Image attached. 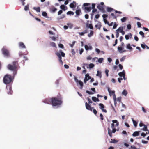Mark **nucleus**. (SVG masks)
I'll list each match as a JSON object with an SVG mask.
<instances>
[{
	"label": "nucleus",
	"instance_id": "nucleus-52",
	"mask_svg": "<svg viewBox=\"0 0 149 149\" xmlns=\"http://www.w3.org/2000/svg\"><path fill=\"white\" fill-rule=\"evenodd\" d=\"M60 8L63 10H65V6L63 5H61V6H60Z\"/></svg>",
	"mask_w": 149,
	"mask_h": 149
},
{
	"label": "nucleus",
	"instance_id": "nucleus-32",
	"mask_svg": "<svg viewBox=\"0 0 149 149\" xmlns=\"http://www.w3.org/2000/svg\"><path fill=\"white\" fill-rule=\"evenodd\" d=\"M33 9L37 12H40V7H34Z\"/></svg>",
	"mask_w": 149,
	"mask_h": 149
},
{
	"label": "nucleus",
	"instance_id": "nucleus-60",
	"mask_svg": "<svg viewBox=\"0 0 149 149\" xmlns=\"http://www.w3.org/2000/svg\"><path fill=\"white\" fill-rule=\"evenodd\" d=\"M117 26V24L116 23V22L114 23V24L113 26V29H116V28Z\"/></svg>",
	"mask_w": 149,
	"mask_h": 149
},
{
	"label": "nucleus",
	"instance_id": "nucleus-48",
	"mask_svg": "<svg viewBox=\"0 0 149 149\" xmlns=\"http://www.w3.org/2000/svg\"><path fill=\"white\" fill-rule=\"evenodd\" d=\"M76 42L75 41H73L72 44H70L69 45L71 47H72L74 45L75 43Z\"/></svg>",
	"mask_w": 149,
	"mask_h": 149
},
{
	"label": "nucleus",
	"instance_id": "nucleus-33",
	"mask_svg": "<svg viewBox=\"0 0 149 149\" xmlns=\"http://www.w3.org/2000/svg\"><path fill=\"white\" fill-rule=\"evenodd\" d=\"M95 27L96 28L100 30L101 27V25L100 23H99L98 24L95 25Z\"/></svg>",
	"mask_w": 149,
	"mask_h": 149
},
{
	"label": "nucleus",
	"instance_id": "nucleus-44",
	"mask_svg": "<svg viewBox=\"0 0 149 149\" xmlns=\"http://www.w3.org/2000/svg\"><path fill=\"white\" fill-rule=\"evenodd\" d=\"M49 4L50 3L49 1L46 2L45 3V7H48L49 6Z\"/></svg>",
	"mask_w": 149,
	"mask_h": 149
},
{
	"label": "nucleus",
	"instance_id": "nucleus-34",
	"mask_svg": "<svg viewBox=\"0 0 149 149\" xmlns=\"http://www.w3.org/2000/svg\"><path fill=\"white\" fill-rule=\"evenodd\" d=\"M50 46H52V47H55L56 48V44L54 42H50Z\"/></svg>",
	"mask_w": 149,
	"mask_h": 149
},
{
	"label": "nucleus",
	"instance_id": "nucleus-13",
	"mask_svg": "<svg viewBox=\"0 0 149 149\" xmlns=\"http://www.w3.org/2000/svg\"><path fill=\"white\" fill-rule=\"evenodd\" d=\"M85 65H86L87 68L91 69L93 68L95 66L94 65L93 63H90L89 64H84Z\"/></svg>",
	"mask_w": 149,
	"mask_h": 149
},
{
	"label": "nucleus",
	"instance_id": "nucleus-11",
	"mask_svg": "<svg viewBox=\"0 0 149 149\" xmlns=\"http://www.w3.org/2000/svg\"><path fill=\"white\" fill-rule=\"evenodd\" d=\"M6 88L9 91H8L7 92L8 94H12V91L11 90V88L10 86L8 85L6 86Z\"/></svg>",
	"mask_w": 149,
	"mask_h": 149
},
{
	"label": "nucleus",
	"instance_id": "nucleus-21",
	"mask_svg": "<svg viewBox=\"0 0 149 149\" xmlns=\"http://www.w3.org/2000/svg\"><path fill=\"white\" fill-rule=\"evenodd\" d=\"M19 46L22 48H26V47L24 44L22 42H20L19 43Z\"/></svg>",
	"mask_w": 149,
	"mask_h": 149
},
{
	"label": "nucleus",
	"instance_id": "nucleus-37",
	"mask_svg": "<svg viewBox=\"0 0 149 149\" xmlns=\"http://www.w3.org/2000/svg\"><path fill=\"white\" fill-rule=\"evenodd\" d=\"M91 7H85V9L88 12H90L91 10Z\"/></svg>",
	"mask_w": 149,
	"mask_h": 149
},
{
	"label": "nucleus",
	"instance_id": "nucleus-50",
	"mask_svg": "<svg viewBox=\"0 0 149 149\" xmlns=\"http://www.w3.org/2000/svg\"><path fill=\"white\" fill-rule=\"evenodd\" d=\"M49 38L53 41L56 40V38L54 36H50Z\"/></svg>",
	"mask_w": 149,
	"mask_h": 149
},
{
	"label": "nucleus",
	"instance_id": "nucleus-56",
	"mask_svg": "<svg viewBox=\"0 0 149 149\" xmlns=\"http://www.w3.org/2000/svg\"><path fill=\"white\" fill-rule=\"evenodd\" d=\"M109 70L107 69H106L105 70V73L106 74V76L107 77H108L109 75V74H108V73H109Z\"/></svg>",
	"mask_w": 149,
	"mask_h": 149
},
{
	"label": "nucleus",
	"instance_id": "nucleus-49",
	"mask_svg": "<svg viewBox=\"0 0 149 149\" xmlns=\"http://www.w3.org/2000/svg\"><path fill=\"white\" fill-rule=\"evenodd\" d=\"M126 56H124L122 58H121L120 59V61L121 62L123 61L125 58L126 57Z\"/></svg>",
	"mask_w": 149,
	"mask_h": 149
},
{
	"label": "nucleus",
	"instance_id": "nucleus-58",
	"mask_svg": "<svg viewBox=\"0 0 149 149\" xmlns=\"http://www.w3.org/2000/svg\"><path fill=\"white\" fill-rule=\"evenodd\" d=\"M108 15H107L106 14H103L102 15V17L103 18V20H104L105 19V18H106L107 17Z\"/></svg>",
	"mask_w": 149,
	"mask_h": 149
},
{
	"label": "nucleus",
	"instance_id": "nucleus-64",
	"mask_svg": "<svg viewBox=\"0 0 149 149\" xmlns=\"http://www.w3.org/2000/svg\"><path fill=\"white\" fill-rule=\"evenodd\" d=\"M84 51V49H83L81 48L80 50H79V53L80 54H81Z\"/></svg>",
	"mask_w": 149,
	"mask_h": 149
},
{
	"label": "nucleus",
	"instance_id": "nucleus-39",
	"mask_svg": "<svg viewBox=\"0 0 149 149\" xmlns=\"http://www.w3.org/2000/svg\"><path fill=\"white\" fill-rule=\"evenodd\" d=\"M104 60V59L102 58H100L98 59V61L100 63H102Z\"/></svg>",
	"mask_w": 149,
	"mask_h": 149
},
{
	"label": "nucleus",
	"instance_id": "nucleus-6",
	"mask_svg": "<svg viewBox=\"0 0 149 149\" xmlns=\"http://www.w3.org/2000/svg\"><path fill=\"white\" fill-rule=\"evenodd\" d=\"M107 90L109 93V94L110 96H111V92L112 93V94L113 96V100H116V95L115 94V91H114L111 90L109 87H108L107 88Z\"/></svg>",
	"mask_w": 149,
	"mask_h": 149
},
{
	"label": "nucleus",
	"instance_id": "nucleus-40",
	"mask_svg": "<svg viewBox=\"0 0 149 149\" xmlns=\"http://www.w3.org/2000/svg\"><path fill=\"white\" fill-rule=\"evenodd\" d=\"M127 19V17H124L121 19V22H125Z\"/></svg>",
	"mask_w": 149,
	"mask_h": 149
},
{
	"label": "nucleus",
	"instance_id": "nucleus-46",
	"mask_svg": "<svg viewBox=\"0 0 149 149\" xmlns=\"http://www.w3.org/2000/svg\"><path fill=\"white\" fill-rule=\"evenodd\" d=\"M24 9L25 11L28 10L29 9V5L25 6L24 7Z\"/></svg>",
	"mask_w": 149,
	"mask_h": 149
},
{
	"label": "nucleus",
	"instance_id": "nucleus-2",
	"mask_svg": "<svg viewBox=\"0 0 149 149\" xmlns=\"http://www.w3.org/2000/svg\"><path fill=\"white\" fill-rule=\"evenodd\" d=\"M51 102L53 107H58L62 104V101L56 98H52Z\"/></svg>",
	"mask_w": 149,
	"mask_h": 149
},
{
	"label": "nucleus",
	"instance_id": "nucleus-14",
	"mask_svg": "<svg viewBox=\"0 0 149 149\" xmlns=\"http://www.w3.org/2000/svg\"><path fill=\"white\" fill-rule=\"evenodd\" d=\"M76 6V2L74 1H73L72 3L70 4V7L72 8H75Z\"/></svg>",
	"mask_w": 149,
	"mask_h": 149
},
{
	"label": "nucleus",
	"instance_id": "nucleus-42",
	"mask_svg": "<svg viewBox=\"0 0 149 149\" xmlns=\"http://www.w3.org/2000/svg\"><path fill=\"white\" fill-rule=\"evenodd\" d=\"M42 15L44 17H46L47 18L48 17H47V13L45 12L44 11V12H42Z\"/></svg>",
	"mask_w": 149,
	"mask_h": 149
},
{
	"label": "nucleus",
	"instance_id": "nucleus-16",
	"mask_svg": "<svg viewBox=\"0 0 149 149\" xmlns=\"http://www.w3.org/2000/svg\"><path fill=\"white\" fill-rule=\"evenodd\" d=\"M132 37V35L130 33H129L128 35H126L125 36V38L127 40H128L129 38H131Z\"/></svg>",
	"mask_w": 149,
	"mask_h": 149
},
{
	"label": "nucleus",
	"instance_id": "nucleus-45",
	"mask_svg": "<svg viewBox=\"0 0 149 149\" xmlns=\"http://www.w3.org/2000/svg\"><path fill=\"white\" fill-rule=\"evenodd\" d=\"M67 14L68 15H73L74 14V13L73 12L69 11L67 12Z\"/></svg>",
	"mask_w": 149,
	"mask_h": 149
},
{
	"label": "nucleus",
	"instance_id": "nucleus-22",
	"mask_svg": "<svg viewBox=\"0 0 149 149\" xmlns=\"http://www.w3.org/2000/svg\"><path fill=\"white\" fill-rule=\"evenodd\" d=\"M50 10L51 12L54 13L57 10V9L54 7H53L50 8Z\"/></svg>",
	"mask_w": 149,
	"mask_h": 149
},
{
	"label": "nucleus",
	"instance_id": "nucleus-35",
	"mask_svg": "<svg viewBox=\"0 0 149 149\" xmlns=\"http://www.w3.org/2000/svg\"><path fill=\"white\" fill-rule=\"evenodd\" d=\"M76 15L78 16L80 15V13H81V11L80 9H78L76 10Z\"/></svg>",
	"mask_w": 149,
	"mask_h": 149
},
{
	"label": "nucleus",
	"instance_id": "nucleus-24",
	"mask_svg": "<svg viewBox=\"0 0 149 149\" xmlns=\"http://www.w3.org/2000/svg\"><path fill=\"white\" fill-rule=\"evenodd\" d=\"M92 99L95 102H99V99L95 97H92Z\"/></svg>",
	"mask_w": 149,
	"mask_h": 149
},
{
	"label": "nucleus",
	"instance_id": "nucleus-63",
	"mask_svg": "<svg viewBox=\"0 0 149 149\" xmlns=\"http://www.w3.org/2000/svg\"><path fill=\"white\" fill-rule=\"evenodd\" d=\"M142 143L144 144H147L148 143V141H144L142 140Z\"/></svg>",
	"mask_w": 149,
	"mask_h": 149
},
{
	"label": "nucleus",
	"instance_id": "nucleus-19",
	"mask_svg": "<svg viewBox=\"0 0 149 149\" xmlns=\"http://www.w3.org/2000/svg\"><path fill=\"white\" fill-rule=\"evenodd\" d=\"M126 48L128 49L130 51H131L132 50V48L131 47V45L130 44H127L126 45Z\"/></svg>",
	"mask_w": 149,
	"mask_h": 149
},
{
	"label": "nucleus",
	"instance_id": "nucleus-7",
	"mask_svg": "<svg viewBox=\"0 0 149 149\" xmlns=\"http://www.w3.org/2000/svg\"><path fill=\"white\" fill-rule=\"evenodd\" d=\"M118 50L120 53H122L126 52V50L124 49V48L122 46H119L118 47Z\"/></svg>",
	"mask_w": 149,
	"mask_h": 149
},
{
	"label": "nucleus",
	"instance_id": "nucleus-3",
	"mask_svg": "<svg viewBox=\"0 0 149 149\" xmlns=\"http://www.w3.org/2000/svg\"><path fill=\"white\" fill-rule=\"evenodd\" d=\"M12 79L10 75L7 74L4 76L3 81L5 84H7L10 83L12 81Z\"/></svg>",
	"mask_w": 149,
	"mask_h": 149
},
{
	"label": "nucleus",
	"instance_id": "nucleus-27",
	"mask_svg": "<svg viewBox=\"0 0 149 149\" xmlns=\"http://www.w3.org/2000/svg\"><path fill=\"white\" fill-rule=\"evenodd\" d=\"M78 84H79L81 86L80 87V89H82L83 88V82L81 81L80 80H79V81L78 82Z\"/></svg>",
	"mask_w": 149,
	"mask_h": 149
},
{
	"label": "nucleus",
	"instance_id": "nucleus-38",
	"mask_svg": "<svg viewBox=\"0 0 149 149\" xmlns=\"http://www.w3.org/2000/svg\"><path fill=\"white\" fill-rule=\"evenodd\" d=\"M143 126V127L142 129L141 130L145 131H147V126L146 125H144Z\"/></svg>",
	"mask_w": 149,
	"mask_h": 149
},
{
	"label": "nucleus",
	"instance_id": "nucleus-25",
	"mask_svg": "<svg viewBox=\"0 0 149 149\" xmlns=\"http://www.w3.org/2000/svg\"><path fill=\"white\" fill-rule=\"evenodd\" d=\"M123 27H120L118 28L116 30V31H118L121 33V32L123 30Z\"/></svg>",
	"mask_w": 149,
	"mask_h": 149
},
{
	"label": "nucleus",
	"instance_id": "nucleus-59",
	"mask_svg": "<svg viewBox=\"0 0 149 149\" xmlns=\"http://www.w3.org/2000/svg\"><path fill=\"white\" fill-rule=\"evenodd\" d=\"M95 51L98 54H99L100 52V50L98 49L97 48L95 49Z\"/></svg>",
	"mask_w": 149,
	"mask_h": 149
},
{
	"label": "nucleus",
	"instance_id": "nucleus-41",
	"mask_svg": "<svg viewBox=\"0 0 149 149\" xmlns=\"http://www.w3.org/2000/svg\"><path fill=\"white\" fill-rule=\"evenodd\" d=\"M113 10V9L111 7H107V11L108 12H110L112 11Z\"/></svg>",
	"mask_w": 149,
	"mask_h": 149
},
{
	"label": "nucleus",
	"instance_id": "nucleus-17",
	"mask_svg": "<svg viewBox=\"0 0 149 149\" xmlns=\"http://www.w3.org/2000/svg\"><path fill=\"white\" fill-rule=\"evenodd\" d=\"M42 102L45 103H47L49 104H50V103L51 102V100H50L49 99H45Z\"/></svg>",
	"mask_w": 149,
	"mask_h": 149
},
{
	"label": "nucleus",
	"instance_id": "nucleus-29",
	"mask_svg": "<svg viewBox=\"0 0 149 149\" xmlns=\"http://www.w3.org/2000/svg\"><path fill=\"white\" fill-rule=\"evenodd\" d=\"M87 32V31L86 30H84L83 32H79L78 34L79 35L82 36L84 35V34L86 33Z\"/></svg>",
	"mask_w": 149,
	"mask_h": 149
},
{
	"label": "nucleus",
	"instance_id": "nucleus-53",
	"mask_svg": "<svg viewBox=\"0 0 149 149\" xmlns=\"http://www.w3.org/2000/svg\"><path fill=\"white\" fill-rule=\"evenodd\" d=\"M137 24L138 26V27L139 28L141 27V23L139 22H137Z\"/></svg>",
	"mask_w": 149,
	"mask_h": 149
},
{
	"label": "nucleus",
	"instance_id": "nucleus-20",
	"mask_svg": "<svg viewBox=\"0 0 149 149\" xmlns=\"http://www.w3.org/2000/svg\"><path fill=\"white\" fill-rule=\"evenodd\" d=\"M118 75L120 77H123L124 75H125V71L123 70L122 72H120L118 73Z\"/></svg>",
	"mask_w": 149,
	"mask_h": 149
},
{
	"label": "nucleus",
	"instance_id": "nucleus-15",
	"mask_svg": "<svg viewBox=\"0 0 149 149\" xmlns=\"http://www.w3.org/2000/svg\"><path fill=\"white\" fill-rule=\"evenodd\" d=\"M97 8L99 9L102 12H104V8L102 6H101L100 5H98L97 6Z\"/></svg>",
	"mask_w": 149,
	"mask_h": 149
},
{
	"label": "nucleus",
	"instance_id": "nucleus-23",
	"mask_svg": "<svg viewBox=\"0 0 149 149\" xmlns=\"http://www.w3.org/2000/svg\"><path fill=\"white\" fill-rule=\"evenodd\" d=\"M139 131H135L132 134V136L134 137H136L139 135Z\"/></svg>",
	"mask_w": 149,
	"mask_h": 149
},
{
	"label": "nucleus",
	"instance_id": "nucleus-54",
	"mask_svg": "<svg viewBox=\"0 0 149 149\" xmlns=\"http://www.w3.org/2000/svg\"><path fill=\"white\" fill-rule=\"evenodd\" d=\"M86 92L89 95H91L94 93H92L91 92H90L88 90H86Z\"/></svg>",
	"mask_w": 149,
	"mask_h": 149
},
{
	"label": "nucleus",
	"instance_id": "nucleus-57",
	"mask_svg": "<svg viewBox=\"0 0 149 149\" xmlns=\"http://www.w3.org/2000/svg\"><path fill=\"white\" fill-rule=\"evenodd\" d=\"M68 26L70 28H72L73 26L72 24L71 23H68L67 24Z\"/></svg>",
	"mask_w": 149,
	"mask_h": 149
},
{
	"label": "nucleus",
	"instance_id": "nucleus-36",
	"mask_svg": "<svg viewBox=\"0 0 149 149\" xmlns=\"http://www.w3.org/2000/svg\"><path fill=\"white\" fill-rule=\"evenodd\" d=\"M93 35V31L91 30L90 33L88 34V36L89 37H91Z\"/></svg>",
	"mask_w": 149,
	"mask_h": 149
},
{
	"label": "nucleus",
	"instance_id": "nucleus-43",
	"mask_svg": "<svg viewBox=\"0 0 149 149\" xmlns=\"http://www.w3.org/2000/svg\"><path fill=\"white\" fill-rule=\"evenodd\" d=\"M111 141L110 142V143H116L118 142V141L116 140L115 139H111Z\"/></svg>",
	"mask_w": 149,
	"mask_h": 149
},
{
	"label": "nucleus",
	"instance_id": "nucleus-62",
	"mask_svg": "<svg viewBox=\"0 0 149 149\" xmlns=\"http://www.w3.org/2000/svg\"><path fill=\"white\" fill-rule=\"evenodd\" d=\"M61 79V78H60L59 79H57L55 82L56 84H59V81Z\"/></svg>",
	"mask_w": 149,
	"mask_h": 149
},
{
	"label": "nucleus",
	"instance_id": "nucleus-12",
	"mask_svg": "<svg viewBox=\"0 0 149 149\" xmlns=\"http://www.w3.org/2000/svg\"><path fill=\"white\" fill-rule=\"evenodd\" d=\"M85 106L86 109L92 111L93 108L91 107L90 105L88 104L87 102H86Z\"/></svg>",
	"mask_w": 149,
	"mask_h": 149
},
{
	"label": "nucleus",
	"instance_id": "nucleus-18",
	"mask_svg": "<svg viewBox=\"0 0 149 149\" xmlns=\"http://www.w3.org/2000/svg\"><path fill=\"white\" fill-rule=\"evenodd\" d=\"M85 48L86 50H92V47L91 46H88L86 45H85Z\"/></svg>",
	"mask_w": 149,
	"mask_h": 149
},
{
	"label": "nucleus",
	"instance_id": "nucleus-1",
	"mask_svg": "<svg viewBox=\"0 0 149 149\" xmlns=\"http://www.w3.org/2000/svg\"><path fill=\"white\" fill-rule=\"evenodd\" d=\"M17 61H15L13 62V65L9 64L8 66V68L9 70L14 71L13 72L14 76L17 73L16 70L17 68Z\"/></svg>",
	"mask_w": 149,
	"mask_h": 149
},
{
	"label": "nucleus",
	"instance_id": "nucleus-4",
	"mask_svg": "<svg viewBox=\"0 0 149 149\" xmlns=\"http://www.w3.org/2000/svg\"><path fill=\"white\" fill-rule=\"evenodd\" d=\"M59 52H60V53L58 52H57L56 53V54L59 58V61L60 62V63L61 65H63V62L61 59L62 58H61V57L60 55V53H61V56L62 57L64 56L65 55V54L64 52H62V50H61L59 51Z\"/></svg>",
	"mask_w": 149,
	"mask_h": 149
},
{
	"label": "nucleus",
	"instance_id": "nucleus-61",
	"mask_svg": "<svg viewBox=\"0 0 149 149\" xmlns=\"http://www.w3.org/2000/svg\"><path fill=\"white\" fill-rule=\"evenodd\" d=\"M147 45H146L145 44H141V47L143 49H145L146 48V47Z\"/></svg>",
	"mask_w": 149,
	"mask_h": 149
},
{
	"label": "nucleus",
	"instance_id": "nucleus-31",
	"mask_svg": "<svg viewBox=\"0 0 149 149\" xmlns=\"http://www.w3.org/2000/svg\"><path fill=\"white\" fill-rule=\"evenodd\" d=\"M108 134L111 137L112 136V133L111 130L109 128L108 129Z\"/></svg>",
	"mask_w": 149,
	"mask_h": 149
},
{
	"label": "nucleus",
	"instance_id": "nucleus-28",
	"mask_svg": "<svg viewBox=\"0 0 149 149\" xmlns=\"http://www.w3.org/2000/svg\"><path fill=\"white\" fill-rule=\"evenodd\" d=\"M132 120L134 126L135 127L137 126V123L135 121L133 118H132Z\"/></svg>",
	"mask_w": 149,
	"mask_h": 149
},
{
	"label": "nucleus",
	"instance_id": "nucleus-26",
	"mask_svg": "<svg viewBox=\"0 0 149 149\" xmlns=\"http://www.w3.org/2000/svg\"><path fill=\"white\" fill-rule=\"evenodd\" d=\"M97 76L99 77L100 78L102 77V74L100 72L99 70L97 71V74H96Z\"/></svg>",
	"mask_w": 149,
	"mask_h": 149
},
{
	"label": "nucleus",
	"instance_id": "nucleus-51",
	"mask_svg": "<svg viewBox=\"0 0 149 149\" xmlns=\"http://www.w3.org/2000/svg\"><path fill=\"white\" fill-rule=\"evenodd\" d=\"M74 79L75 82L78 84V82L79 81V80H78L77 78L75 76H74Z\"/></svg>",
	"mask_w": 149,
	"mask_h": 149
},
{
	"label": "nucleus",
	"instance_id": "nucleus-8",
	"mask_svg": "<svg viewBox=\"0 0 149 149\" xmlns=\"http://www.w3.org/2000/svg\"><path fill=\"white\" fill-rule=\"evenodd\" d=\"M91 78V77L89 76L88 74H86L85 77L84 79V83H86L88 80Z\"/></svg>",
	"mask_w": 149,
	"mask_h": 149
},
{
	"label": "nucleus",
	"instance_id": "nucleus-30",
	"mask_svg": "<svg viewBox=\"0 0 149 149\" xmlns=\"http://www.w3.org/2000/svg\"><path fill=\"white\" fill-rule=\"evenodd\" d=\"M127 91L125 90H124L122 93V94L123 95L125 96H126L127 94Z\"/></svg>",
	"mask_w": 149,
	"mask_h": 149
},
{
	"label": "nucleus",
	"instance_id": "nucleus-47",
	"mask_svg": "<svg viewBox=\"0 0 149 149\" xmlns=\"http://www.w3.org/2000/svg\"><path fill=\"white\" fill-rule=\"evenodd\" d=\"M139 34L141 36H142L143 38L144 37V33L142 31H140L139 32Z\"/></svg>",
	"mask_w": 149,
	"mask_h": 149
},
{
	"label": "nucleus",
	"instance_id": "nucleus-9",
	"mask_svg": "<svg viewBox=\"0 0 149 149\" xmlns=\"http://www.w3.org/2000/svg\"><path fill=\"white\" fill-rule=\"evenodd\" d=\"M112 122H113V123L111 124V128H113L114 127V123H116V124L115 125V126H118L119 123L118 122V121L117 120H113Z\"/></svg>",
	"mask_w": 149,
	"mask_h": 149
},
{
	"label": "nucleus",
	"instance_id": "nucleus-5",
	"mask_svg": "<svg viewBox=\"0 0 149 149\" xmlns=\"http://www.w3.org/2000/svg\"><path fill=\"white\" fill-rule=\"evenodd\" d=\"M3 54L6 57H8L10 55L9 51L4 47L2 49Z\"/></svg>",
	"mask_w": 149,
	"mask_h": 149
},
{
	"label": "nucleus",
	"instance_id": "nucleus-55",
	"mask_svg": "<svg viewBox=\"0 0 149 149\" xmlns=\"http://www.w3.org/2000/svg\"><path fill=\"white\" fill-rule=\"evenodd\" d=\"M58 46L60 48H61L62 49H63L64 48L63 45L62 44H59L58 45Z\"/></svg>",
	"mask_w": 149,
	"mask_h": 149
},
{
	"label": "nucleus",
	"instance_id": "nucleus-10",
	"mask_svg": "<svg viewBox=\"0 0 149 149\" xmlns=\"http://www.w3.org/2000/svg\"><path fill=\"white\" fill-rule=\"evenodd\" d=\"M99 105V108L102 110L103 112L105 113L107 112L106 110L105 109H104V106L103 104L102 103H100Z\"/></svg>",
	"mask_w": 149,
	"mask_h": 149
}]
</instances>
